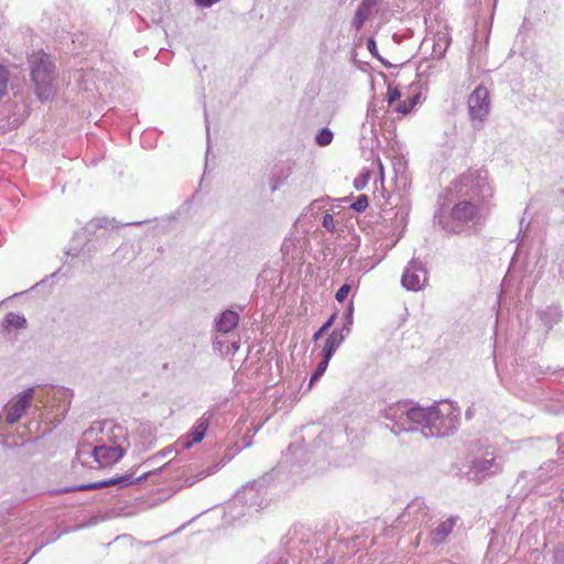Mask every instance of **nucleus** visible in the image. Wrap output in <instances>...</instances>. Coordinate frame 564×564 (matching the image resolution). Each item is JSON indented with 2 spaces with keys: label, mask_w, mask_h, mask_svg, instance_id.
Instances as JSON below:
<instances>
[{
  "label": "nucleus",
  "mask_w": 564,
  "mask_h": 564,
  "mask_svg": "<svg viewBox=\"0 0 564 564\" xmlns=\"http://www.w3.org/2000/svg\"><path fill=\"white\" fill-rule=\"evenodd\" d=\"M383 416L391 423L387 427L395 435L420 427L425 437H446L456 430L459 412L451 402H440L429 408L399 402L386 408Z\"/></svg>",
  "instance_id": "f257e3e1"
},
{
  "label": "nucleus",
  "mask_w": 564,
  "mask_h": 564,
  "mask_svg": "<svg viewBox=\"0 0 564 564\" xmlns=\"http://www.w3.org/2000/svg\"><path fill=\"white\" fill-rule=\"evenodd\" d=\"M84 442L93 445L95 463L99 467L111 466L119 462L128 446L127 432L120 425L91 426L84 432Z\"/></svg>",
  "instance_id": "f03ea898"
},
{
  "label": "nucleus",
  "mask_w": 564,
  "mask_h": 564,
  "mask_svg": "<svg viewBox=\"0 0 564 564\" xmlns=\"http://www.w3.org/2000/svg\"><path fill=\"white\" fill-rule=\"evenodd\" d=\"M443 229L449 234H460L465 230H477L482 224V215L477 202L459 198L447 219L440 221Z\"/></svg>",
  "instance_id": "7ed1b4c3"
},
{
  "label": "nucleus",
  "mask_w": 564,
  "mask_h": 564,
  "mask_svg": "<svg viewBox=\"0 0 564 564\" xmlns=\"http://www.w3.org/2000/svg\"><path fill=\"white\" fill-rule=\"evenodd\" d=\"M488 173L485 170H469L458 176L452 184L458 198L475 202V199H487L492 196L488 184Z\"/></svg>",
  "instance_id": "20e7f679"
},
{
  "label": "nucleus",
  "mask_w": 564,
  "mask_h": 564,
  "mask_svg": "<svg viewBox=\"0 0 564 564\" xmlns=\"http://www.w3.org/2000/svg\"><path fill=\"white\" fill-rule=\"evenodd\" d=\"M30 64L36 96L41 100H48L54 95L52 85L54 65L50 56L42 51L36 52L31 56Z\"/></svg>",
  "instance_id": "39448f33"
},
{
  "label": "nucleus",
  "mask_w": 564,
  "mask_h": 564,
  "mask_svg": "<svg viewBox=\"0 0 564 564\" xmlns=\"http://www.w3.org/2000/svg\"><path fill=\"white\" fill-rule=\"evenodd\" d=\"M468 117L475 130H481L487 121L491 101L489 91L482 85L476 87L467 99Z\"/></svg>",
  "instance_id": "423d86ee"
},
{
  "label": "nucleus",
  "mask_w": 564,
  "mask_h": 564,
  "mask_svg": "<svg viewBox=\"0 0 564 564\" xmlns=\"http://www.w3.org/2000/svg\"><path fill=\"white\" fill-rule=\"evenodd\" d=\"M501 470V458L495 456L492 453H486L484 456L473 459L466 475L469 480L481 482L486 478L499 474Z\"/></svg>",
  "instance_id": "0eeeda50"
},
{
  "label": "nucleus",
  "mask_w": 564,
  "mask_h": 564,
  "mask_svg": "<svg viewBox=\"0 0 564 564\" xmlns=\"http://www.w3.org/2000/svg\"><path fill=\"white\" fill-rule=\"evenodd\" d=\"M34 388H28L8 402L0 413V420L12 425L21 420L34 399Z\"/></svg>",
  "instance_id": "6e6552de"
},
{
  "label": "nucleus",
  "mask_w": 564,
  "mask_h": 564,
  "mask_svg": "<svg viewBox=\"0 0 564 564\" xmlns=\"http://www.w3.org/2000/svg\"><path fill=\"white\" fill-rule=\"evenodd\" d=\"M220 463L212 464L208 466L192 463L184 466L180 471L177 479L183 487H192L196 482L205 479L206 477L216 474L220 468Z\"/></svg>",
  "instance_id": "1a4fd4ad"
},
{
  "label": "nucleus",
  "mask_w": 564,
  "mask_h": 564,
  "mask_svg": "<svg viewBox=\"0 0 564 564\" xmlns=\"http://www.w3.org/2000/svg\"><path fill=\"white\" fill-rule=\"evenodd\" d=\"M427 282V271L419 261L412 260L405 268L401 283L409 291H419Z\"/></svg>",
  "instance_id": "9d476101"
},
{
  "label": "nucleus",
  "mask_w": 564,
  "mask_h": 564,
  "mask_svg": "<svg viewBox=\"0 0 564 564\" xmlns=\"http://www.w3.org/2000/svg\"><path fill=\"white\" fill-rule=\"evenodd\" d=\"M210 413H204L194 424V426L189 430V432L183 436H181L176 441V446L182 449H189L194 444L199 443L206 435L208 427L210 425Z\"/></svg>",
  "instance_id": "9b49d317"
},
{
  "label": "nucleus",
  "mask_w": 564,
  "mask_h": 564,
  "mask_svg": "<svg viewBox=\"0 0 564 564\" xmlns=\"http://www.w3.org/2000/svg\"><path fill=\"white\" fill-rule=\"evenodd\" d=\"M429 520V509L421 499L412 500L399 517L400 523L412 524L413 527L427 523Z\"/></svg>",
  "instance_id": "f8f14e48"
},
{
  "label": "nucleus",
  "mask_w": 564,
  "mask_h": 564,
  "mask_svg": "<svg viewBox=\"0 0 564 564\" xmlns=\"http://www.w3.org/2000/svg\"><path fill=\"white\" fill-rule=\"evenodd\" d=\"M150 474H151V471H147L142 476L138 477L135 480H132L130 475H123L120 477L110 478L109 480H105V481H98V482L83 485V486L78 487V489L79 490H94V489L108 487V486H115V485L124 487V486L131 485L133 482L140 484L143 480H145Z\"/></svg>",
  "instance_id": "ddd939ff"
},
{
  "label": "nucleus",
  "mask_w": 564,
  "mask_h": 564,
  "mask_svg": "<svg viewBox=\"0 0 564 564\" xmlns=\"http://www.w3.org/2000/svg\"><path fill=\"white\" fill-rule=\"evenodd\" d=\"M377 0H362L351 20V26L359 31L364 23L372 15Z\"/></svg>",
  "instance_id": "4468645a"
},
{
  "label": "nucleus",
  "mask_w": 564,
  "mask_h": 564,
  "mask_svg": "<svg viewBox=\"0 0 564 564\" xmlns=\"http://www.w3.org/2000/svg\"><path fill=\"white\" fill-rule=\"evenodd\" d=\"M239 323V315L235 311L226 310L215 321V328L217 332L228 334L234 330Z\"/></svg>",
  "instance_id": "2eb2a0df"
},
{
  "label": "nucleus",
  "mask_w": 564,
  "mask_h": 564,
  "mask_svg": "<svg viewBox=\"0 0 564 564\" xmlns=\"http://www.w3.org/2000/svg\"><path fill=\"white\" fill-rule=\"evenodd\" d=\"M458 520L457 517H449L441 522L434 530L431 531L430 538L433 544L443 543L453 531V528Z\"/></svg>",
  "instance_id": "dca6fc26"
},
{
  "label": "nucleus",
  "mask_w": 564,
  "mask_h": 564,
  "mask_svg": "<svg viewBox=\"0 0 564 564\" xmlns=\"http://www.w3.org/2000/svg\"><path fill=\"white\" fill-rule=\"evenodd\" d=\"M257 498L258 494L252 488H245L243 490L237 492L234 500L228 505L227 509L230 510L232 508L242 507L247 503H249L250 507H253L257 505Z\"/></svg>",
  "instance_id": "f3484780"
},
{
  "label": "nucleus",
  "mask_w": 564,
  "mask_h": 564,
  "mask_svg": "<svg viewBox=\"0 0 564 564\" xmlns=\"http://www.w3.org/2000/svg\"><path fill=\"white\" fill-rule=\"evenodd\" d=\"M345 340V334L341 332H332L325 340L322 349V357L332 358L334 352Z\"/></svg>",
  "instance_id": "a211bd4d"
},
{
  "label": "nucleus",
  "mask_w": 564,
  "mask_h": 564,
  "mask_svg": "<svg viewBox=\"0 0 564 564\" xmlns=\"http://www.w3.org/2000/svg\"><path fill=\"white\" fill-rule=\"evenodd\" d=\"M95 444L96 442L93 445L87 444L84 442V435L82 436V442L76 453V458L82 465L91 467V463H95V453H93Z\"/></svg>",
  "instance_id": "6ab92c4d"
},
{
  "label": "nucleus",
  "mask_w": 564,
  "mask_h": 564,
  "mask_svg": "<svg viewBox=\"0 0 564 564\" xmlns=\"http://www.w3.org/2000/svg\"><path fill=\"white\" fill-rule=\"evenodd\" d=\"M540 317L544 325L547 326V328H552L560 322L562 317V311L560 306H549L546 310L541 312Z\"/></svg>",
  "instance_id": "aec40b11"
},
{
  "label": "nucleus",
  "mask_w": 564,
  "mask_h": 564,
  "mask_svg": "<svg viewBox=\"0 0 564 564\" xmlns=\"http://www.w3.org/2000/svg\"><path fill=\"white\" fill-rule=\"evenodd\" d=\"M4 328H17V329H24L26 328L28 322L24 315L10 312L4 317Z\"/></svg>",
  "instance_id": "412c9836"
},
{
  "label": "nucleus",
  "mask_w": 564,
  "mask_h": 564,
  "mask_svg": "<svg viewBox=\"0 0 564 564\" xmlns=\"http://www.w3.org/2000/svg\"><path fill=\"white\" fill-rule=\"evenodd\" d=\"M263 564H289V558L286 557V551L283 549H279L276 551L271 552L265 557Z\"/></svg>",
  "instance_id": "4be33fe9"
},
{
  "label": "nucleus",
  "mask_w": 564,
  "mask_h": 564,
  "mask_svg": "<svg viewBox=\"0 0 564 564\" xmlns=\"http://www.w3.org/2000/svg\"><path fill=\"white\" fill-rule=\"evenodd\" d=\"M332 358H326V357H323L322 360L319 361V364L317 365L314 373L312 375L311 377V380H310V388L316 383L321 378L322 376L325 373L327 367H328V364H329V360Z\"/></svg>",
  "instance_id": "5701e85b"
},
{
  "label": "nucleus",
  "mask_w": 564,
  "mask_h": 564,
  "mask_svg": "<svg viewBox=\"0 0 564 564\" xmlns=\"http://www.w3.org/2000/svg\"><path fill=\"white\" fill-rule=\"evenodd\" d=\"M419 95L409 97L408 99L401 101L397 107L395 111L400 112L402 115H408L412 111V109L415 107L416 101L419 99Z\"/></svg>",
  "instance_id": "b1692460"
},
{
  "label": "nucleus",
  "mask_w": 564,
  "mask_h": 564,
  "mask_svg": "<svg viewBox=\"0 0 564 564\" xmlns=\"http://www.w3.org/2000/svg\"><path fill=\"white\" fill-rule=\"evenodd\" d=\"M334 134L328 128H323L318 131V133L315 137V142L319 147H326L329 145L333 141Z\"/></svg>",
  "instance_id": "393cba45"
},
{
  "label": "nucleus",
  "mask_w": 564,
  "mask_h": 564,
  "mask_svg": "<svg viewBox=\"0 0 564 564\" xmlns=\"http://www.w3.org/2000/svg\"><path fill=\"white\" fill-rule=\"evenodd\" d=\"M9 83V70L0 65V99H2L8 93Z\"/></svg>",
  "instance_id": "a878e982"
},
{
  "label": "nucleus",
  "mask_w": 564,
  "mask_h": 564,
  "mask_svg": "<svg viewBox=\"0 0 564 564\" xmlns=\"http://www.w3.org/2000/svg\"><path fill=\"white\" fill-rule=\"evenodd\" d=\"M369 199L367 195H359L356 199V202L351 205V208L356 210L357 213H361L366 210L368 207Z\"/></svg>",
  "instance_id": "bb28decb"
},
{
  "label": "nucleus",
  "mask_w": 564,
  "mask_h": 564,
  "mask_svg": "<svg viewBox=\"0 0 564 564\" xmlns=\"http://www.w3.org/2000/svg\"><path fill=\"white\" fill-rule=\"evenodd\" d=\"M336 318V314H333L324 324L323 326L313 335V340H318L324 333L328 330V328L333 325L334 321Z\"/></svg>",
  "instance_id": "cd10ccee"
},
{
  "label": "nucleus",
  "mask_w": 564,
  "mask_h": 564,
  "mask_svg": "<svg viewBox=\"0 0 564 564\" xmlns=\"http://www.w3.org/2000/svg\"><path fill=\"white\" fill-rule=\"evenodd\" d=\"M351 290V285L349 283H345L339 288V290L336 292L335 299L338 302H344L347 297L349 291Z\"/></svg>",
  "instance_id": "c85d7f7f"
},
{
  "label": "nucleus",
  "mask_w": 564,
  "mask_h": 564,
  "mask_svg": "<svg viewBox=\"0 0 564 564\" xmlns=\"http://www.w3.org/2000/svg\"><path fill=\"white\" fill-rule=\"evenodd\" d=\"M323 227L329 231V232H334L335 231V221H334V217L333 215L330 214H326L324 217H323Z\"/></svg>",
  "instance_id": "c756f323"
},
{
  "label": "nucleus",
  "mask_w": 564,
  "mask_h": 564,
  "mask_svg": "<svg viewBox=\"0 0 564 564\" xmlns=\"http://www.w3.org/2000/svg\"><path fill=\"white\" fill-rule=\"evenodd\" d=\"M400 97H401V93L399 91V89L397 87H391V86L388 87L387 100H388L389 105H392L395 100L400 99Z\"/></svg>",
  "instance_id": "7c9ffc66"
},
{
  "label": "nucleus",
  "mask_w": 564,
  "mask_h": 564,
  "mask_svg": "<svg viewBox=\"0 0 564 564\" xmlns=\"http://www.w3.org/2000/svg\"><path fill=\"white\" fill-rule=\"evenodd\" d=\"M368 178H369V173H368V172H367V173H364V174H361V175H359V176H358L357 178H355V181H354V185H355V187H356L358 191L362 189V188L367 185V183H368Z\"/></svg>",
  "instance_id": "2f4dec72"
},
{
  "label": "nucleus",
  "mask_w": 564,
  "mask_h": 564,
  "mask_svg": "<svg viewBox=\"0 0 564 564\" xmlns=\"http://www.w3.org/2000/svg\"><path fill=\"white\" fill-rule=\"evenodd\" d=\"M352 313H354V305H352V303H350L345 313L346 324H348V325H352Z\"/></svg>",
  "instance_id": "473e14b6"
},
{
  "label": "nucleus",
  "mask_w": 564,
  "mask_h": 564,
  "mask_svg": "<svg viewBox=\"0 0 564 564\" xmlns=\"http://www.w3.org/2000/svg\"><path fill=\"white\" fill-rule=\"evenodd\" d=\"M367 46H368V50L369 52L377 56L378 55V50H377V45H376V42L373 39H369L368 42H367Z\"/></svg>",
  "instance_id": "72a5a7b5"
},
{
  "label": "nucleus",
  "mask_w": 564,
  "mask_h": 564,
  "mask_svg": "<svg viewBox=\"0 0 564 564\" xmlns=\"http://www.w3.org/2000/svg\"><path fill=\"white\" fill-rule=\"evenodd\" d=\"M350 326L351 325L345 324L341 329H335L334 332H341L343 334H345V338H346L350 333Z\"/></svg>",
  "instance_id": "f704fd0d"
},
{
  "label": "nucleus",
  "mask_w": 564,
  "mask_h": 564,
  "mask_svg": "<svg viewBox=\"0 0 564 564\" xmlns=\"http://www.w3.org/2000/svg\"><path fill=\"white\" fill-rule=\"evenodd\" d=\"M56 394L59 398H67L69 395V391L67 389H59Z\"/></svg>",
  "instance_id": "c9c22d12"
},
{
  "label": "nucleus",
  "mask_w": 564,
  "mask_h": 564,
  "mask_svg": "<svg viewBox=\"0 0 564 564\" xmlns=\"http://www.w3.org/2000/svg\"><path fill=\"white\" fill-rule=\"evenodd\" d=\"M558 273L564 279V263H560V265H558Z\"/></svg>",
  "instance_id": "e433bc0d"
},
{
  "label": "nucleus",
  "mask_w": 564,
  "mask_h": 564,
  "mask_svg": "<svg viewBox=\"0 0 564 564\" xmlns=\"http://www.w3.org/2000/svg\"><path fill=\"white\" fill-rule=\"evenodd\" d=\"M240 345L238 343H232L231 344V349L234 352H236L238 349H239Z\"/></svg>",
  "instance_id": "4c0bfd02"
},
{
  "label": "nucleus",
  "mask_w": 564,
  "mask_h": 564,
  "mask_svg": "<svg viewBox=\"0 0 564 564\" xmlns=\"http://www.w3.org/2000/svg\"><path fill=\"white\" fill-rule=\"evenodd\" d=\"M558 441L561 443V447L564 448V434H562L560 437H558Z\"/></svg>",
  "instance_id": "58836bf2"
},
{
  "label": "nucleus",
  "mask_w": 564,
  "mask_h": 564,
  "mask_svg": "<svg viewBox=\"0 0 564 564\" xmlns=\"http://www.w3.org/2000/svg\"><path fill=\"white\" fill-rule=\"evenodd\" d=\"M324 564H334V561L333 560H328L327 562H325Z\"/></svg>",
  "instance_id": "ea45409f"
},
{
  "label": "nucleus",
  "mask_w": 564,
  "mask_h": 564,
  "mask_svg": "<svg viewBox=\"0 0 564 564\" xmlns=\"http://www.w3.org/2000/svg\"><path fill=\"white\" fill-rule=\"evenodd\" d=\"M97 226L102 227L101 220H98Z\"/></svg>",
  "instance_id": "a19ab883"
},
{
  "label": "nucleus",
  "mask_w": 564,
  "mask_h": 564,
  "mask_svg": "<svg viewBox=\"0 0 564 564\" xmlns=\"http://www.w3.org/2000/svg\"><path fill=\"white\" fill-rule=\"evenodd\" d=\"M466 415H467V416H470V415H471V412L467 411V412H466Z\"/></svg>",
  "instance_id": "79ce46f5"
},
{
  "label": "nucleus",
  "mask_w": 564,
  "mask_h": 564,
  "mask_svg": "<svg viewBox=\"0 0 564 564\" xmlns=\"http://www.w3.org/2000/svg\"><path fill=\"white\" fill-rule=\"evenodd\" d=\"M562 193L564 194V189L562 191Z\"/></svg>",
  "instance_id": "37998d69"
}]
</instances>
